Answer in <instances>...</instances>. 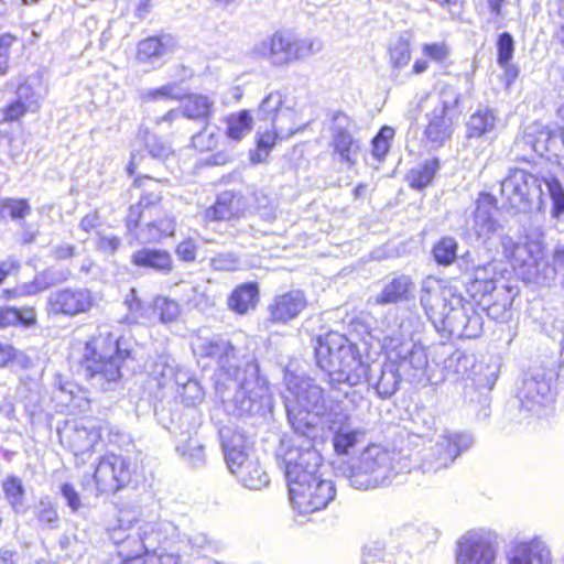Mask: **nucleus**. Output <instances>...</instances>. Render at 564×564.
Instances as JSON below:
<instances>
[{
    "instance_id": "obj_47",
    "label": "nucleus",
    "mask_w": 564,
    "mask_h": 564,
    "mask_svg": "<svg viewBox=\"0 0 564 564\" xmlns=\"http://www.w3.org/2000/svg\"><path fill=\"white\" fill-rule=\"evenodd\" d=\"M394 137V130L391 127L384 126L372 140V154L378 160H381L390 149V141Z\"/></svg>"
},
{
    "instance_id": "obj_44",
    "label": "nucleus",
    "mask_w": 564,
    "mask_h": 564,
    "mask_svg": "<svg viewBox=\"0 0 564 564\" xmlns=\"http://www.w3.org/2000/svg\"><path fill=\"white\" fill-rule=\"evenodd\" d=\"M457 241L452 237L442 238L433 248V254L438 264L449 265L457 257Z\"/></svg>"
},
{
    "instance_id": "obj_43",
    "label": "nucleus",
    "mask_w": 564,
    "mask_h": 564,
    "mask_svg": "<svg viewBox=\"0 0 564 564\" xmlns=\"http://www.w3.org/2000/svg\"><path fill=\"white\" fill-rule=\"evenodd\" d=\"M390 64L393 73L408 66L411 61L409 40L399 37L389 48Z\"/></svg>"
},
{
    "instance_id": "obj_2",
    "label": "nucleus",
    "mask_w": 564,
    "mask_h": 564,
    "mask_svg": "<svg viewBox=\"0 0 564 564\" xmlns=\"http://www.w3.org/2000/svg\"><path fill=\"white\" fill-rule=\"evenodd\" d=\"M198 352L217 361L216 391L227 412L234 415L258 414L271 406V393L246 347L224 339H206Z\"/></svg>"
},
{
    "instance_id": "obj_34",
    "label": "nucleus",
    "mask_w": 564,
    "mask_h": 564,
    "mask_svg": "<svg viewBox=\"0 0 564 564\" xmlns=\"http://www.w3.org/2000/svg\"><path fill=\"white\" fill-rule=\"evenodd\" d=\"M258 301V289L254 284L238 286L228 299V306L238 314H246L254 308Z\"/></svg>"
},
{
    "instance_id": "obj_57",
    "label": "nucleus",
    "mask_w": 564,
    "mask_h": 564,
    "mask_svg": "<svg viewBox=\"0 0 564 564\" xmlns=\"http://www.w3.org/2000/svg\"><path fill=\"white\" fill-rule=\"evenodd\" d=\"M147 148L151 156L158 160H166L173 155V150L170 144L156 137H151L147 140Z\"/></svg>"
},
{
    "instance_id": "obj_21",
    "label": "nucleus",
    "mask_w": 564,
    "mask_h": 564,
    "mask_svg": "<svg viewBox=\"0 0 564 564\" xmlns=\"http://www.w3.org/2000/svg\"><path fill=\"white\" fill-rule=\"evenodd\" d=\"M495 212L496 200L494 196L487 193L480 194L476 202V209L469 228L477 240L484 245H487L500 229L499 223L494 217Z\"/></svg>"
},
{
    "instance_id": "obj_64",
    "label": "nucleus",
    "mask_w": 564,
    "mask_h": 564,
    "mask_svg": "<svg viewBox=\"0 0 564 564\" xmlns=\"http://www.w3.org/2000/svg\"><path fill=\"white\" fill-rule=\"evenodd\" d=\"M62 495L66 499L67 505L73 511H77L80 507V499L77 491L69 484L62 486Z\"/></svg>"
},
{
    "instance_id": "obj_48",
    "label": "nucleus",
    "mask_w": 564,
    "mask_h": 564,
    "mask_svg": "<svg viewBox=\"0 0 564 564\" xmlns=\"http://www.w3.org/2000/svg\"><path fill=\"white\" fill-rule=\"evenodd\" d=\"M180 97L176 84H167L159 88H149L141 93L143 101H154L159 99H176Z\"/></svg>"
},
{
    "instance_id": "obj_54",
    "label": "nucleus",
    "mask_w": 564,
    "mask_h": 564,
    "mask_svg": "<svg viewBox=\"0 0 564 564\" xmlns=\"http://www.w3.org/2000/svg\"><path fill=\"white\" fill-rule=\"evenodd\" d=\"M181 397L186 405H196L204 398L200 384L193 379H188L182 387Z\"/></svg>"
},
{
    "instance_id": "obj_9",
    "label": "nucleus",
    "mask_w": 564,
    "mask_h": 564,
    "mask_svg": "<svg viewBox=\"0 0 564 564\" xmlns=\"http://www.w3.org/2000/svg\"><path fill=\"white\" fill-rule=\"evenodd\" d=\"M322 47L317 39L297 37L290 32L276 31L254 44L252 54L273 66H288L318 53Z\"/></svg>"
},
{
    "instance_id": "obj_4",
    "label": "nucleus",
    "mask_w": 564,
    "mask_h": 564,
    "mask_svg": "<svg viewBox=\"0 0 564 564\" xmlns=\"http://www.w3.org/2000/svg\"><path fill=\"white\" fill-rule=\"evenodd\" d=\"M420 302L429 319L452 334L476 338L482 319L471 303L465 301L446 280L427 276L422 281Z\"/></svg>"
},
{
    "instance_id": "obj_23",
    "label": "nucleus",
    "mask_w": 564,
    "mask_h": 564,
    "mask_svg": "<svg viewBox=\"0 0 564 564\" xmlns=\"http://www.w3.org/2000/svg\"><path fill=\"white\" fill-rule=\"evenodd\" d=\"M142 219L145 220V224L135 234V238L141 243H158L175 234V217L165 209Z\"/></svg>"
},
{
    "instance_id": "obj_6",
    "label": "nucleus",
    "mask_w": 564,
    "mask_h": 564,
    "mask_svg": "<svg viewBox=\"0 0 564 564\" xmlns=\"http://www.w3.org/2000/svg\"><path fill=\"white\" fill-rule=\"evenodd\" d=\"M314 350L318 367L332 382H345L352 387L359 384L368 373L369 367L362 362L356 347L339 333L319 336Z\"/></svg>"
},
{
    "instance_id": "obj_52",
    "label": "nucleus",
    "mask_w": 564,
    "mask_h": 564,
    "mask_svg": "<svg viewBox=\"0 0 564 564\" xmlns=\"http://www.w3.org/2000/svg\"><path fill=\"white\" fill-rule=\"evenodd\" d=\"M1 214L12 219H22L30 214V206L23 199H6L1 204Z\"/></svg>"
},
{
    "instance_id": "obj_40",
    "label": "nucleus",
    "mask_w": 564,
    "mask_h": 564,
    "mask_svg": "<svg viewBox=\"0 0 564 564\" xmlns=\"http://www.w3.org/2000/svg\"><path fill=\"white\" fill-rule=\"evenodd\" d=\"M438 166V160L432 159L425 161L422 165L412 169L406 175L410 186L416 189L426 187L434 178Z\"/></svg>"
},
{
    "instance_id": "obj_19",
    "label": "nucleus",
    "mask_w": 564,
    "mask_h": 564,
    "mask_svg": "<svg viewBox=\"0 0 564 564\" xmlns=\"http://www.w3.org/2000/svg\"><path fill=\"white\" fill-rule=\"evenodd\" d=\"M134 184L143 189V194L135 206H131L128 217L127 227L129 231L138 227L141 218L152 217L154 213L163 210L158 204L161 202V183L151 177H142L135 180Z\"/></svg>"
},
{
    "instance_id": "obj_20",
    "label": "nucleus",
    "mask_w": 564,
    "mask_h": 564,
    "mask_svg": "<svg viewBox=\"0 0 564 564\" xmlns=\"http://www.w3.org/2000/svg\"><path fill=\"white\" fill-rule=\"evenodd\" d=\"M506 564H552V555L540 538L514 540L506 551Z\"/></svg>"
},
{
    "instance_id": "obj_3",
    "label": "nucleus",
    "mask_w": 564,
    "mask_h": 564,
    "mask_svg": "<svg viewBox=\"0 0 564 564\" xmlns=\"http://www.w3.org/2000/svg\"><path fill=\"white\" fill-rule=\"evenodd\" d=\"M290 501L300 514L325 509L336 496L332 480L319 473L322 456L310 446H292L283 454Z\"/></svg>"
},
{
    "instance_id": "obj_38",
    "label": "nucleus",
    "mask_w": 564,
    "mask_h": 564,
    "mask_svg": "<svg viewBox=\"0 0 564 564\" xmlns=\"http://www.w3.org/2000/svg\"><path fill=\"white\" fill-rule=\"evenodd\" d=\"M299 130L296 123L291 124H272V130L258 131V147L265 152L270 151L276 139H286L292 137Z\"/></svg>"
},
{
    "instance_id": "obj_7",
    "label": "nucleus",
    "mask_w": 564,
    "mask_h": 564,
    "mask_svg": "<svg viewBox=\"0 0 564 564\" xmlns=\"http://www.w3.org/2000/svg\"><path fill=\"white\" fill-rule=\"evenodd\" d=\"M502 256L513 270L527 282L540 283L549 279L550 273H564V248L556 247L553 252V268L547 265L544 247L539 240L514 241L508 235H500Z\"/></svg>"
},
{
    "instance_id": "obj_25",
    "label": "nucleus",
    "mask_w": 564,
    "mask_h": 564,
    "mask_svg": "<svg viewBox=\"0 0 564 564\" xmlns=\"http://www.w3.org/2000/svg\"><path fill=\"white\" fill-rule=\"evenodd\" d=\"M307 301L301 291H291L276 296L269 306L271 321L285 324L296 318L306 307Z\"/></svg>"
},
{
    "instance_id": "obj_45",
    "label": "nucleus",
    "mask_w": 564,
    "mask_h": 564,
    "mask_svg": "<svg viewBox=\"0 0 564 564\" xmlns=\"http://www.w3.org/2000/svg\"><path fill=\"white\" fill-rule=\"evenodd\" d=\"M177 451L194 467L202 466L205 463L204 446L196 438H188L177 447Z\"/></svg>"
},
{
    "instance_id": "obj_30",
    "label": "nucleus",
    "mask_w": 564,
    "mask_h": 564,
    "mask_svg": "<svg viewBox=\"0 0 564 564\" xmlns=\"http://www.w3.org/2000/svg\"><path fill=\"white\" fill-rule=\"evenodd\" d=\"M365 379L375 387L377 393L381 398H389L398 390L402 376L398 371L395 365L387 358V362H384L380 368L377 379L368 377L367 375Z\"/></svg>"
},
{
    "instance_id": "obj_15",
    "label": "nucleus",
    "mask_w": 564,
    "mask_h": 564,
    "mask_svg": "<svg viewBox=\"0 0 564 564\" xmlns=\"http://www.w3.org/2000/svg\"><path fill=\"white\" fill-rule=\"evenodd\" d=\"M540 192L538 178L521 169L510 170L501 182V195L511 208L523 212L530 207L534 195Z\"/></svg>"
},
{
    "instance_id": "obj_53",
    "label": "nucleus",
    "mask_w": 564,
    "mask_h": 564,
    "mask_svg": "<svg viewBox=\"0 0 564 564\" xmlns=\"http://www.w3.org/2000/svg\"><path fill=\"white\" fill-rule=\"evenodd\" d=\"M546 185L553 202V216L558 217L564 213V188L556 178L547 181Z\"/></svg>"
},
{
    "instance_id": "obj_51",
    "label": "nucleus",
    "mask_w": 564,
    "mask_h": 564,
    "mask_svg": "<svg viewBox=\"0 0 564 564\" xmlns=\"http://www.w3.org/2000/svg\"><path fill=\"white\" fill-rule=\"evenodd\" d=\"M57 282L58 279L54 276L52 271H45L36 275L32 282L24 283V290H26L25 292L29 293V295H34L45 291Z\"/></svg>"
},
{
    "instance_id": "obj_39",
    "label": "nucleus",
    "mask_w": 564,
    "mask_h": 564,
    "mask_svg": "<svg viewBox=\"0 0 564 564\" xmlns=\"http://www.w3.org/2000/svg\"><path fill=\"white\" fill-rule=\"evenodd\" d=\"M4 497L14 512L24 511L25 489L22 480L17 476H8L2 482Z\"/></svg>"
},
{
    "instance_id": "obj_22",
    "label": "nucleus",
    "mask_w": 564,
    "mask_h": 564,
    "mask_svg": "<svg viewBox=\"0 0 564 564\" xmlns=\"http://www.w3.org/2000/svg\"><path fill=\"white\" fill-rule=\"evenodd\" d=\"M219 433L225 460L231 474L236 475L246 467V464L257 460L250 456V446L243 434L230 427H223Z\"/></svg>"
},
{
    "instance_id": "obj_31",
    "label": "nucleus",
    "mask_w": 564,
    "mask_h": 564,
    "mask_svg": "<svg viewBox=\"0 0 564 564\" xmlns=\"http://www.w3.org/2000/svg\"><path fill=\"white\" fill-rule=\"evenodd\" d=\"M414 284L410 276L400 275L386 284L376 302L379 304L398 303L406 301L413 295Z\"/></svg>"
},
{
    "instance_id": "obj_13",
    "label": "nucleus",
    "mask_w": 564,
    "mask_h": 564,
    "mask_svg": "<svg viewBox=\"0 0 564 564\" xmlns=\"http://www.w3.org/2000/svg\"><path fill=\"white\" fill-rule=\"evenodd\" d=\"M130 463L127 458L107 454L100 457L94 473L99 494H113L130 482Z\"/></svg>"
},
{
    "instance_id": "obj_14",
    "label": "nucleus",
    "mask_w": 564,
    "mask_h": 564,
    "mask_svg": "<svg viewBox=\"0 0 564 564\" xmlns=\"http://www.w3.org/2000/svg\"><path fill=\"white\" fill-rule=\"evenodd\" d=\"M521 406L538 417L546 415L554 402L551 378L544 373H535L523 380L519 391Z\"/></svg>"
},
{
    "instance_id": "obj_61",
    "label": "nucleus",
    "mask_w": 564,
    "mask_h": 564,
    "mask_svg": "<svg viewBox=\"0 0 564 564\" xmlns=\"http://www.w3.org/2000/svg\"><path fill=\"white\" fill-rule=\"evenodd\" d=\"M121 245V240L116 236H99L97 247L106 253H115Z\"/></svg>"
},
{
    "instance_id": "obj_18",
    "label": "nucleus",
    "mask_w": 564,
    "mask_h": 564,
    "mask_svg": "<svg viewBox=\"0 0 564 564\" xmlns=\"http://www.w3.org/2000/svg\"><path fill=\"white\" fill-rule=\"evenodd\" d=\"M62 440L76 457L77 464H85L101 441L100 427L95 424L74 423L61 433Z\"/></svg>"
},
{
    "instance_id": "obj_17",
    "label": "nucleus",
    "mask_w": 564,
    "mask_h": 564,
    "mask_svg": "<svg viewBox=\"0 0 564 564\" xmlns=\"http://www.w3.org/2000/svg\"><path fill=\"white\" fill-rule=\"evenodd\" d=\"M95 305L91 292L87 289H61L50 294L46 312L50 316L74 317L87 313Z\"/></svg>"
},
{
    "instance_id": "obj_58",
    "label": "nucleus",
    "mask_w": 564,
    "mask_h": 564,
    "mask_svg": "<svg viewBox=\"0 0 564 564\" xmlns=\"http://www.w3.org/2000/svg\"><path fill=\"white\" fill-rule=\"evenodd\" d=\"M513 40L509 33H502L498 40V63L505 66L512 58Z\"/></svg>"
},
{
    "instance_id": "obj_29",
    "label": "nucleus",
    "mask_w": 564,
    "mask_h": 564,
    "mask_svg": "<svg viewBox=\"0 0 564 564\" xmlns=\"http://www.w3.org/2000/svg\"><path fill=\"white\" fill-rule=\"evenodd\" d=\"M284 97L280 91H271L261 101L258 109L260 120H269L271 124H291L295 122V112L284 107Z\"/></svg>"
},
{
    "instance_id": "obj_56",
    "label": "nucleus",
    "mask_w": 564,
    "mask_h": 564,
    "mask_svg": "<svg viewBox=\"0 0 564 564\" xmlns=\"http://www.w3.org/2000/svg\"><path fill=\"white\" fill-rule=\"evenodd\" d=\"M422 54L429 61L443 63L449 54L448 47L441 42L425 43L422 45Z\"/></svg>"
},
{
    "instance_id": "obj_59",
    "label": "nucleus",
    "mask_w": 564,
    "mask_h": 564,
    "mask_svg": "<svg viewBox=\"0 0 564 564\" xmlns=\"http://www.w3.org/2000/svg\"><path fill=\"white\" fill-rule=\"evenodd\" d=\"M240 264V260L234 253H220L212 260V265L220 271L238 270Z\"/></svg>"
},
{
    "instance_id": "obj_10",
    "label": "nucleus",
    "mask_w": 564,
    "mask_h": 564,
    "mask_svg": "<svg viewBox=\"0 0 564 564\" xmlns=\"http://www.w3.org/2000/svg\"><path fill=\"white\" fill-rule=\"evenodd\" d=\"M499 550L496 531L484 528L469 530L455 544L454 564H497Z\"/></svg>"
},
{
    "instance_id": "obj_50",
    "label": "nucleus",
    "mask_w": 564,
    "mask_h": 564,
    "mask_svg": "<svg viewBox=\"0 0 564 564\" xmlns=\"http://www.w3.org/2000/svg\"><path fill=\"white\" fill-rule=\"evenodd\" d=\"M154 305L163 323L174 322L180 315V307L175 301L166 297H158Z\"/></svg>"
},
{
    "instance_id": "obj_55",
    "label": "nucleus",
    "mask_w": 564,
    "mask_h": 564,
    "mask_svg": "<svg viewBox=\"0 0 564 564\" xmlns=\"http://www.w3.org/2000/svg\"><path fill=\"white\" fill-rule=\"evenodd\" d=\"M386 555L384 544L376 541L366 544L361 550V562L364 564H375L383 560Z\"/></svg>"
},
{
    "instance_id": "obj_5",
    "label": "nucleus",
    "mask_w": 564,
    "mask_h": 564,
    "mask_svg": "<svg viewBox=\"0 0 564 564\" xmlns=\"http://www.w3.org/2000/svg\"><path fill=\"white\" fill-rule=\"evenodd\" d=\"M130 352L121 347V343L107 327L98 328V333L85 345L83 367L91 384L107 390L117 383L121 377V369Z\"/></svg>"
},
{
    "instance_id": "obj_60",
    "label": "nucleus",
    "mask_w": 564,
    "mask_h": 564,
    "mask_svg": "<svg viewBox=\"0 0 564 564\" xmlns=\"http://www.w3.org/2000/svg\"><path fill=\"white\" fill-rule=\"evenodd\" d=\"M250 209H267L271 206V199L263 191H254L249 197H247Z\"/></svg>"
},
{
    "instance_id": "obj_62",
    "label": "nucleus",
    "mask_w": 564,
    "mask_h": 564,
    "mask_svg": "<svg viewBox=\"0 0 564 564\" xmlns=\"http://www.w3.org/2000/svg\"><path fill=\"white\" fill-rule=\"evenodd\" d=\"M176 254L183 261H193L196 257V246L192 240H184L178 243Z\"/></svg>"
},
{
    "instance_id": "obj_1",
    "label": "nucleus",
    "mask_w": 564,
    "mask_h": 564,
    "mask_svg": "<svg viewBox=\"0 0 564 564\" xmlns=\"http://www.w3.org/2000/svg\"><path fill=\"white\" fill-rule=\"evenodd\" d=\"M283 393L288 420L299 437H306L307 445L323 440L325 427L333 433L334 451L348 455L364 432L352 429L350 414L339 403L327 401L323 389L308 377L286 375Z\"/></svg>"
},
{
    "instance_id": "obj_35",
    "label": "nucleus",
    "mask_w": 564,
    "mask_h": 564,
    "mask_svg": "<svg viewBox=\"0 0 564 564\" xmlns=\"http://www.w3.org/2000/svg\"><path fill=\"white\" fill-rule=\"evenodd\" d=\"M226 135L234 141L242 140L252 130L253 118L248 110L229 115L226 120Z\"/></svg>"
},
{
    "instance_id": "obj_12",
    "label": "nucleus",
    "mask_w": 564,
    "mask_h": 564,
    "mask_svg": "<svg viewBox=\"0 0 564 564\" xmlns=\"http://www.w3.org/2000/svg\"><path fill=\"white\" fill-rule=\"evenodd\" d=\"M470 435L451 431L442 432L433 446L424 454L421 463L423 473H436L448 467L462 452L471 447Z\"/></svg>"
},
{
    "instance_id": "obj_46",
    "label": "nucleus",
    "mask_w": 564,
    "mask_h": 564,
    "mask_svg": "<svg viewBox=\"0 0 564 564\" xmlns=\"http://www.w3.org/2000/svg\"><path fill=\"white\" fill-rule=\"evenodd\" d=\"M219 138L217 128L207 124L200 132L193 135L192 144L199 151H210L217 147Z\"/></svg>"
},
{
    "instance_id": "obj_11",
    "label": "nucleus",
    "mask_w": 564,
    "mask_h": 564,
    "mask_svg": "<svg viewBox=\"0 0 564 564\" xmlns=\"http://www.w3.org/2000/svg\"><path fill=\"white\" fill-rule=\"evenodd\" d=\"M388 349L387 358L391 360L403 379L412 383L429 381L426 369L429 365L425 348L412 340L389 338L384 343Z\"/></svg>"
},
{
    "instance_id": "obj_36",
    "label": "nucleus",
    "mask_w": 564,
    "mask_h": 564,
    "mask_svg": "<svg viewBox=\"0 0 564 564\" xmlns=\"http://www.w3.org/2000/svg\"><path fill=\"white\" fill-rule=\"evenodd\" d=\"M183 113L188 119H207L214 111V101L204 95H189L182 101Z\"/></svg>"
},
{
    "instance_id": "obj_27",
    "label": "nucleus",
    "mask_w": 564,
    "mask_h": 564,
    "mask_svg": "<svg viewBox=\"0 0 564 564\" xmlns=\"http://www.w3.org/2000/svg\"><path fill=\"white\" fill-rule=\"evenodd\" d=\"M175 41L171 35L150 36L138 44L137 59L141 64L154 66L172 54Z\"/></svg>"
},
{
    "instance_id": "obj_24",
    "label": "nucleus",
    "mask_w": 564,
    "mask_h": 564,
    "mask_svg": "<svg viewBox=\"0 0 564 564\" xmlns=\"http://www.w3.org/2000/svg\"><path fill=\"white\" fill-rule=\"evenodd\" d=\"M425 118L427 121L424 129L426 140L433 148L442 147L451 139L458 117L433 108L425 115Z\"/></svg>"
},
{
    "instance_id": "obj_26",
    "label": "nucleus",
    "mask_w": 564,
    "mask_h": 564,
    "mask_svg": "<svg viewBox=\"0 0 564 564\" xmlns=\"http://www.w3.org/2000/svg\"><path fill=\"white\" fill-rule=\"evenodd\" d=\"M248 210L247 197L226 191L220 193L215 205L207 209L206 218L209 220H229L242 216Z\"/></svg>"
},
{
    "instance_id": "obj_32",
    "label": "nucleus",
    "mask_w": 564,
    "mask_h": 564,
    "mask_svg": "<svg viewBox=\"0 0 564 564\" xmlns=\"http://www.w3.org/2000/svg\"><path fill=\"white\" fill-rule=\"evenodd\" d=\"M132 262L138 267H147L161 272L172 270V258L167 251L142 249L133 253Z\"/></svg>"
},
{
    "instance_id": "obj_16",
    "label": "nucleus",
    "mask_w": 564,
    "mask_h": 564,
    "mask_svg": "<svg viewBox=\"0 0 564 564\" xmlns=\"http://www.w3.org/2000/svg\"><path fill=\"white\" fill-rule=\"evenodd\" d=\"M354 123L344 112L333 113L327 127L330 142L329 147L334 154L338 155L340 162L354 165L360 150L359 142L352 135Z\"/></svg>"
},
{
    "instance_id": "obj_42",
    "label": "nucleus",
    "mask_w": 564,
    "mask_h": 564,
    "mask_svg": "<svg viewBox=\"0 0 564 564\" xmlns=\"http://www.w3.org/2000/svg\"><path fill=\"white\" fill-rule=\"evenodd\" d=\"M438 98V105L435 106L434 109L444 110V112H447L455 117L459 116L457 107L460 99V93L456 86L451 84H444L441 87Z\"/></svg>"
},
{
    "instance_id": "obj_37",
    "label": "nucleus",
    "mask_w": 564,
    "mask_h": 564,
    "mask_svg": "<svg viewBox=\"0 0 564 564\" xmlns=\"http://www.w3.org/2000/svg\"><path fill=\"white\" fill-rule=\"evenodd\" d=\"M238 480L252 490H260L269 484L268 474L260 466L259 460L249 462L246 467L236 474Z\"/></svg>"
},
{
    "instance_id": "obj_28",
    "label": "nucleus",
    "mask_w": 564,
    "mask_h": 564,
    "mask_svg": "<svg viewBox=\"0 0 564 564\" xmlns=\"http://www.w3.org/2000/svg\"><path fill=\"white\" fill-rule=\"evenodd\" d=\"M42 97L28 82L17 88V99L4 109V120L13 121L26 112H37L41 108Z\"/></svg>"
},
{
    "instance_id": "obj_33",
    "label": "nucleus",
    "mask_w": 564,
    "mask_h": 564,
    "mask_svg": "<svg viewBox=\"0 0 564 564\" xmlns=\"http://www.w3.org/2000/svg\"><path fill=\"white\" fill-rule=\"evenodd\" d=\"M497 117L489 109H480L473 113L466 124L467 138H481L495 131Z\"/></svg>"
},
{
    "instance_id": "obj_63",
    "label": "nucleus",
    "mask_w": 564,
    "mask_h": 564,
    "mask_svg": "<svg viewBox=\"0 0 564 564\" xmlns=\"http://www.w3.org/2000/svg\"><path fill=\"white\" fill-rule=\"evenodd\" d=\"M39 519L45 523H53L57 520V512L48 501H41L39 505Z\"/></svg>"
},
{
    "instance_id": "obj_8",
    "label": "nucleus",
    "mask_w": 564,
    "mask_h": 564,
    "mask_svg": "<svg viewBox=\"0 0 564 564\" xmlns=\"http://www.w3.org/2000/svg\"><path fill=\"white\" fill-rule=\"evenodd\" d=\"M404 467L398 453L373 444L344 474L352 487L367 490L390 485Z\"/></svg>"
},
{
    "instance_id": "obj_41",
    "label": "nucleus",
    "mask_w": 564,
    "mask_h": 564,
    "mask_svg": "<svg viewBox=\"0 0 564 564\" xmlns=\"http://www.w3.org/2000/svg\"><path fill=\"white\" fill-rule=\"evenodd\" d=\"M475 361L474 356L456 351L446 360L445 369L448 376L453 375L456 379L469 378Z\"/></svg>"
},
{
    "instance_id": "obj_49",
    "label": "nucleus",
    "mask_w": 564,
    "mask_h": 564,
    "mask_svg": "<svg viewBox=\"0 0 564 564\" xmlns=\"http://www.w3.org/2000/svg\"><path fill=\"white\" fill-rule=\"evenodd\" d=\"M17 42V36L9 32L0 35V76L6 75L9 70L11 48Z\"/></svg>"
}]
</instances>
